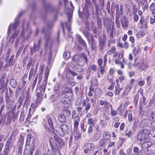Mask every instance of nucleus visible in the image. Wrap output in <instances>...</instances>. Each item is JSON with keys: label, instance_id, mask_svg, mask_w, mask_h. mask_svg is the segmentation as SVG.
<instances>
[{"label": "nucleus", "instance_id": "nucleus-55", "mask_svg": "<svg viewBox=\"0 0 155 155\" xmlns=\"http://www.w3.org/2000/svg\"><path fill=\"white\" fill-rule=\"evenodd\" d=\"M66 71H67L68 73L71 74L73 76H75L77 75V74L74 72L72 71L69 69L67 68L66 69Z\"/></svg>", "mask_w": 155, "mask_h": 155}, {"label": "nucleus", "instance_id": "nucleus-12", "mask_svg": "<svg viewBox=\"0 0 155 155\" xmlns=\"http://www.w3.org/2000/svg\"><path fill=\"white\" fill-rule=\"evenodd\" d=\"M122 26L124 29H127L128 28V21L127 18L125 17H123L121 20Z\"/></svg>", "mask_w": 155, "mask_h": 155}, {"label": "nucleus", "instance_id": "nucleus-58", "mask_svg": "<svg viewBox=\"0 0 155 155\" xmlns=\"http://www.w3.org/2000/svg\"><path fill=\"white\" fill-rule=\"evenodd\" d=\"M12 104L11 103V101L6 102V107L7 109L8 110L12 107Z\"/></svg>", "mask_w": 155, "mask_h": 155}, {"label": "nucleus", "instance_id": "nucleus-1", "mask_svg": "<svg viewBox=\"0 0 155 155\" xmlns=\"http://www.w3.org/2000/svg\"><path fill=\"white\" fill-rule=\"evenodd\" d=\"M73 60L79 66V68L77 70V71L79 72H81L82 69L81 67L84 66L87 62V58L86 55L83 53L81 54V55H75L74 57Z\"/></svg>", "mask_w": 155, "mask_h": 155}, {"label": "nucleus", "instance_id": "nucleus-27", "mask_svg": "<svg viewBox=\"0 0 155 155\" xmlns=\"http://www.w3.org/2000/svg\"><path fill=\"white\" fill-rule=\"evenodd\" d=\"M70 114L71 111L69 110L64 109L62 111L61 114L66 117L69 116Z\"/></svg>", "mask_w": 155, "mask_h": 155}, {"label": "nucleus", "instance_id": "nucleus-2", "mask_svg": "<svg viewBox=\"0 0 155 155\" xmlns=\"http://www.w3.org/2000/svg\"><path fill=\"white\" fill-rule=\"evenodd\" d=\"M51 147L53 150H58L59 147H61L64 143L62 140L56 135L52 136L49 139Z\"/></svg>", "mask_w": 155, "mask_h": 155}, {"label": "nucleus", "instance_id": "nucleus-34", "mask_svg": "<svg viewBox=\"0 0 155 155\" xmlns=\"http://www.w3.org/2000/svg\"><path fill=\"white\" fill-rule=\"evenodd\" d=\"M150 11L151 12V14L154 15L155 14V3H152L150 7Z\"/></svg>", "mask_w": 155, "mask_h": 155}, {"label": "nucleus", "instance_id": "nucleus-36", "mask_svg": "<svg viewBox=\"0 0 155 155\" xmlns=\"http://www.w3.org/2000/svg\"><path fill=\"white\" fill-rule=\"evenodd\" d=\"M101 137V135L100 134H98L95 133L93 135L92 137L94 141H97Z\"/></svg>", "mask_w": 155, "mask_h": 155}, {"label": "nucleus", "instance_id": "nucleus-5", "mask_svg": "<svg viewBox=\"0 0 155 155\" xmlns=\"http://www.w3.org/2000/svg\"><path fill=\"white\" fill-rule=\"evenodd\" d=\"M15 132L13 131L12 134L9 138L5 143V148L10 150L13 145L15 140Z\"/></svg>", "mask_w": 155, "mask_h": 155}, {"label": "nucleus", "instance_id": "nucleus-38", "mask_svg": "<svg viewBox=\"0 0 155 155\" xmlns=\"http://www.w3.org/2000/svg\"><path fill=\"white\" fill-rule=\"evenodd\" d=\"M34 63V61L33 60V59L31 58H30L28 61L27 65V69H29L30 68L31 65L32 64H33Z\"/></svg>", "mask_w": 155, "mask_h": 155}, {"label": "nucleus", "instance_id": "nucleus-61", "mask_svg": "<svg viewBox=\"0 0 155 155\" xmlns=\"http://www.w3.org/2000/svg\"><path fill=\"white\" fill-rule=\"evenodd\" d=\"M142 3H143V4L144 5V9H147L148 8V4L146 0H143L142 1Z\"/></svg>", "mask_w": 155, "mask_h": 155}, {"label": "nucleus", "instance_id": "nucleus-13", "mask_svg": "<svg viewBox=\"0 0 155 155\" xmlns=\"http://www.w3.org/2000/svg\"><path fill=\"white\" fill-rule=\"evenodd\" d=\"M123 6L121 5H120V8H119V6L118 5H116L115 6V9L116 11V13L117 15H121L123 14Z\"/></svg>", "mask_w": 155, "mask_h": 155}, {"label": "nucleus", "instance_id": "nucleus-8", "mask_svg": "<svg viewBox=\"0 0 155 155\" xmlns=\"http://www.w3.org/2000/svg\"><path fill=\"white\" fill-rule=\"evenodd\" d=\"M50 72V69L48 68L47 66L46 67V70L45 73V79L43 81L42 84L41 86L40 90L41 91H43L44 92H45V89L46 86L47 84V81L48 76L49 75Z\"/></svg>", "mask_w": 155, "mask_h": 155}, {"label": "nucleus", "instance_id": "nucleus-30", "mask_svg": "<svg viewBox=\"0 0 155 155\" xmlns=\"http://www.w3.org/2000/svg\"><path fill=\"white\" fill-rule=\"evenodd\" d=\"M31 96L28 93H26V96L25 97V103L28 104L30 103V102Z\"/></svg>", "mask_w": 155, "mask_h": 155}, {"label": "nucleus", "instance_id": "nucleus-59", "mask_svg": "<svg viewBox=\"0 0 155 155\" xmlns=\"http://www.w3.org/2000/svg\"><path fill=\"white\" fill-rule=\"evenodd\" d=\"M140 94L142 96V98L140 100V102H141V103L144 104L145 105H146V104L145 103V101L146 100V98H145V97H144V96H143V93H141Z\"/></svg>", "mask_w": 155, "mask_h": 155}, {"label": "nucleus", "instance_id": "nucleus-43", "mask_svg": "<svg viewBox=\"0 0 155 155\" xmlns=\"http://www.w3.org/2000/svg\"><path fill=\"white\" fill-rule=\"evenodd\" d=\"M124 79V77L123 76H121L120 77H119L118 79H117L116 81V82L117 84H119V82L120 83H122L123 82V81Z\"/></svg>", "mask_w": 155, "mask_h": 155}, {"label": "nucleus", "instance_id": "nucleus-62", "mask_svg": "<svg viewBox=\"0 0 155 155\" xmlns=\"http://www.w3.org/2000/svg\"><path fill=\"white\" fill-rule=\"evenodd\" d=\"M41 42V39H40L38 40V44L36 45V50L38 51L40 49Z\"/></svg>", "mask_w": 155, "mask_h": 155}, {"label": "nucleus", "instance_id": "nucleus-33", "mask_svg": "<svg viewBox=\"0 0 155 155\" xmlns=\"http://www.w3.org/2000/svg\"><path fill=\"white\" fill-rule=\"evenodd\" d=\"M119 85V84H117V86L115 87V90L114 92V93L116 95L119 94H120V91H121L122 90V87H120Z\"/></svg>", "mask_w": 155, "mask_h": 155}, {"label": "nucleus", "instance_id": "nucleus-41", "mask_svg": "<svg viewBox=\"0 0 155 155\" xmlns=\"http://www.w3.org/2000/svg\"><path fill=\"white\" fill-rule=\"evenodd\" d=\"M111 107L110 114L113 117L116 116L117 114V111L114 110H113L112 105H111L110 106Z\"/></svg>", "mask_w": 155, "mask_h": 155}, {"label": "nucleus", "instance_id": "nucleus-19", "mask_svg": "<svg viewBox=\"0 0 155 155\" xmlns=\"http://www.w3.org/2000/svg\"><path fill=\"white\" fill-rule=\"evenodd\" d=\"M58 121L61 123H65L66 121V117L61 114H60L58 115Z\"/></svg>", "mask_w": 155, "mask_h": 155}, {"label": "nucleus", "instance_id": "nucleus-3", "mask_svg": "<svg viewBox=\"0 0 155 155\" xmlns=\"http://www.w3.org/2000/svg\"><path fill=\"white\" fill-rule=\"evenodd\" d=\"M68 3H69L72 8H69L67 7L66 8L68 10V11L67 12V15L68 16V22L65 23L64 25H62L63 32H64V28L65 26L66 27L68 32H70L71 29L70 21L72 18L71 13L72 11V8H73V4L71 2H68Z\"/></svg>", "mask_w": 155, "mask_h": 155}, {"label": "nucleus", "instance_id": "nucleus-54", "mask_svg": "<svg viewBox=\"0 0 155 155\" xmlns=\"http://www.w3.org/2000/svg\"><path fill=\"white\" fill-rule=\"evenodd\" d=\"M35 148L34 146H31L30 147V150L29 151L28 155H33Z\"/></svg>", "mask_w": 155, "mask_h": 155}, {"label": "nucleus", "instance_id": "nucleus-15", "mask_svg": "<svg viewBox=\"0 0 155 155\" xmlns=\"http://www.w3.org/2000/svg\"><path fill=\"white\" fill-rule=\"evenodd\" d=\"M37 97L36 100V103L37 104H40L43 100V97L41 93L37 92L36 95Z\"/></svg>", "mask_w": 155, "mask_h": 155}, {"label": "nucleus", "instance_id": "nucleus-9", "mask_svg": "<svg viewBox=\"0 0 155 155\" xmlns=\"http://www.w3.org/2000/svg\"><path fill=\"white\" fill-rule=\"evenodd\" d=\"M77 112L76 110H73L72 113V119L74 121V130H77L78 125L79 121L80 120V117L76 115Z\"/></svg>", "mask_w": 155, "mask_h": 155}, {"label": "nucleus", "instance_id": "nucleus-64", "mask_svg": "<svg viewBox=\"0 0 155 155\" xmlns=\"http://www.w3.org/2000/svg\"><path fill=\"white\" fill-rule=\"evenodd\" d=\"M118 57L119 59H122L124 57V51H122L119 53L118 54Z\"/></svg>", "mask_w": 155, "mask_h": 155}, {"label": "nucleus", "instance_id": "nucleus-18", "mask_svg": "<svg viewBox=\"0 0 155 155\" xmlns=\"http://www.w3.org/2000/svg\"><path fill=\"white\" fill-rule=\"evenodd\" d=\"M85 7L83 9V15H84L87 19H88L90 13L88 9V7L84 6Z\"/></svg>", "mask_w": 155, "mask_h": 155}, {"label": "nucleus", "instance_id": "nucleus-37", "mask_svg": "<svg viewBox=\"0 0 155 155\" xmlns=\"http://www.w3.org/2000/svg\"><path fill=\"white\" fill-rule=\"evenodd\" d=\"M13 120L12 115V112L10 113V112H8L7 114V120L10 123L12 120Z\"/></svg>", "mask_w": 155, "mask_h": 155}, {"label": "nucleus", "instance_id": "nucleus-40", "mask_svg": "<svg viewBox=\"0 0 155 155\" xmlns=\"http://www.w3.org/2000/svg\"><path fill=\"white\" fill-rule=\"evenodd\" d=\"M141 131L146 137L150 133V130L146 128H143Z\"/></svg>", "mask_w": 155, "mask_h": 155}, {"label": "nucleus", "instance_id": "nucleus-25", "mask_svg": "<svg viewBox=\"0 0 155 155\" xmlns=\"http://www.w3.org/2000/svg\"><path fill=\"white\" fill-rule=\"evenodd\" d=\"M10 84L13 88H15L17 86L16 80L12 78L10 81Z\"/></svg>", "mask_w": 155, "mask_h": 155}, {"label": "nucleus", "instance_id": "nucleus-31", "mask_svg": "<svg viewBox=\"0 0 155 155\" xmlns=\"http://www.w3.org/2000/svg\"><path fill=\"white\" fill-rule=\"evenodd\" d=\"M153 114L152 110L151 109H149L146 113L147 116L152 118H153Z\"/></svg>", "mask_w": 155, "mask_h": 155}, {"label": "nucleus", "instance_id": "nucleus-28", "mask_svg": "<svg viewBox=\"0 0 155 155\" xmlns=\"http://www.w3.org/2000/svg\"><path fill=\"white\" fill-rule=\"evenodd\" d=\"M18 33V31H15V32L12 35L10 38L9 41L12 43H13L14 41V38L17 37Z\"/></svg>", "mask_w": 155, "mask_h": 155}, {"label": "nucleus", "instance_id": "nucleus-45", "mask_svg": "<svg viewBox=\"0 0 155 155\" xmlns=\"http://www.w3.org/2000/svg\"><path fill=\"white\" fill-rule=\"evenodd\" d=\"M116 50V48L115 46H112L111 48L108 50L107 52V53L108 54L110 55L111 53H113Z\"/></svg>", "mask_w": 155, "mask_h": 155}, {"label": "nucleus", "instance_id": "nucleus-26", "mask_svg": "<svg viewBox=\"0 0 155 155\" xmlns=\"http://www.w3.org/2000/svg\"><path fill=\"white\" fill-rule=\"evenodd\" d=\"M107 140L106 138L101 139L99 141L100 146L101 147H104L107 142Z\"/></svg>", "mask_w": 155, "mask_h": 155}, {"label": "nucleus", "instance_id": "nucleus-32", "mask_svg": "<svg viewBox=\"0 0 155 155\" xmlns=\"http://www.w3.org/2000/svg\"><path fill=\"white\" fill-rule=\"evenodd\" d=\"M30 52L31 55H32L33 53L35 52L36 51H37L36 50V44L34 43L33 47H30Z\"/></svg>", "mask_w": 155, "mask_h": 155}, {"label": "nucleus", "instance_id": "nucleus-57", "mask_svg": "<svg viewBox=\"0 0 155 155\" xmlns=\"http://www.w3.org/2000/svg\"><path fill=\"white\" fill-rule=\"evenodd\" d=\"M91 107V104L90 103H87L85 105V110H86V113H87L88 110H90Z\"/></svg>", "mask_w": 155, "mask_h": 155}, {"label": "nucleus", "instance_id": "nucleus-20", "mask_svg": "<svg viewBox=\"0 0 155 155\" xmlns=\"http://www.w3.org/2000/svg\"><path fill=\"white\" fill-rule=\"evenodd\" d=\"M152 145V143L150 141H145L142 145L143 148L146 149L150 147Z\"/></svg>", "mask_w": 155, "mask_h": 155}, {"label": "nucleus", "instance_id": "nucleus-22", "mask_svg": "<svg viewBox=\"0 0 155 155\" xmlns=\"http://www.w3.org/2000/svg\"><path fill=\"white\" fill-rule=\"evenodd\" d=\"M141 49L139 46L135 47L133 50V53L135 55L140 53Z\"/></svg>", "mask_w": 155, "mask_h": 155}, {"label": "nucleus", "instance_id": "nucleus-17", "mask_svg": "<svg viewBox=\"0 0 155 155\" xmlns=\"http://www.w3.org/2000/svg\"><path fill=\"white\" fill-rule=\"evenodd\" d=\"M132 88V87L131 85H127L126 87L125 90L123 91L122 95L123 96L127 95L128 93L131 89Z\"/></svg>", "mask_w": 155, "mask_h": 155}, {"label": "nucleus", "instance_id": "nucleus-4", "mask_svg": "<svg viewBox=\"0 0 155 155\" xmlns=\"http://www.w3.org/2000/svg\"><path fill=\"white\" fill-rule=\"evenodd\" d=\"M54 131H57L58 135L62 137L69 133V129L68 125L63 124L56 127V129Z\"/></svg>", "mask_w": 155, "mask_h": 155}, {"label": "nucleus", "instance_id": "nucleus-29", "mask_svg": "<svg viewBox=\"0 0 155 155\" xmlns=\"http://www.w3.org/2000/svg\"><path fill=\"white\" fill-rule=\"evenodd\" d=\"M87 121L88 124L91 126H94L96 122V121H95L91 118H88Z\"/></svg>", "mask_w": 155, "mask_h": 155}, {"label": "nucleus", "instance_id": "nucleus-48", "mask_svg": "<svg viewBox=\"0 0 155 155\" xmlns=\"http://www.w3.org/2000/svg\"><path fill=\"white\" fill-rule=\"evenodd\" d=\"M70 53L69 52H65L63 54V57L64 58L68 59L70 57Z\"/></svg>", "mask_w": 155, "mask_h": 155}, {"label": "nucleus", "instance_id": "nucleus-39", "mask_svg": "<svg viewBox=\"0 0 155 155\" xmlns=\"http://www.w3.org/2000/svg\"><path fill=\"white\" fill-rule=\"evenodd\" d=\"M83 33L88 40H89L91 36H93L91 33L87 31H84L83 32Z\"/></svg>", "mask_w": 155, "mask_h": 155}, {"label": "nucleus", "instance_id": "nucleus-60", "mask_svg": "<svg viewBox=\"0 0 155 155\" xmlns=\"http://www.w3.org/2000/svg\"><path fill=\"white\" fill-rule=\"evenodd\" d=\"M59 84L58 83H57L54 86V91H57L59 89Z\"/></svg>", "mask_w": 155, "mask_h": 155}, {"label": "nucleus", "instance_id": "nucleus-42", "mask_svg": "<svg viewBox=\"0 0 155 155\" xmlns=\"http://www.w3.org/2000/svg\"><path fill=\"white\" fill-rule=\"evenodd\" d=\"M31 139V135L30 134H28L26 137V145L28 146L29 145V143Z\"/></svg>", "mask_w": 155, "mask_h": 155}, {"label": "nucleus", "instance_id": "nucleus-51", "mask_svg": "<svg viewBox=\"0 0 155 155\" xmlns=\"http://www.w3.org/2000/svg\"><path fill=\"white\" fill-rule=\"evenodd\" d=\"M133 134V132L132 130H130L128 131L127 129L125 132V135L127 136L128 137H129L131 135Z\"/></svg>", "mask_w": 155, "mask_h": 155}, {"label": "nucleus", "instance_id": "nucleus-21", "mask_svg": "<svg viewBox=\"0 0 155 155\" xmlns=\"http://www.w3.org/2000/svg\"><path fill=\"white\" fill-rule=\"evenodd\" d=\"M89 43L91 45L92 48H94L96 47V44L95 41L93 38V36H91L89 40H88Z\"/></svg>", "mask_w": 155, "mask_h": 155}, {"label": "nucleus", "instance_id": "nucleus-52", "mask_svg": "<svg viewBox=\"0 0 155 155\" xmlns=\"http://www.w3.org/2000/svg\"><path fill=\"white\" fill-rule=\"evenodd\" d=\"M139 38L143 37L146 35V32L142 31L138 32L137 34Z\"/></svg>", "mask_w": 155, "mask_h": 155}, {"label": "nucleus", "instance_id": "nucleus-49", "mask_svg": "<svg viewBox=\"0 0 155 155\" xmlns=\"http://www.w3.org/2000/svg\"><path fill=\"white\" fill-rule=\"evenodd\" d=\"M67 95H66L65 96V95H64V97L61 100V103L64 104H66L68 103V99L67 97Z\"/></svg>", "mask_w": 155, "mask_h": 155}, {"label": "nucleus", "instance_id": "nucleus-16", "mask_svg": "<svg viewBox=\"0 0 155 155\" xmlns=\"http://www.w3.org/2000/svg\"><path fill=\"white\" fill-rule=\"evenodd\" d=\"M14 58V55H12L9 59L7 57L5 59V60L6 61V62L7 63L6 64H10L11 65H13L15 62L14 60L13 59Z\"/></svg>", "mask_w": 155, "mask_h": 155}, {"label": "nucleus", "instance_id": "nucleus-46", "mask_svg": "<svg viewBox=\"0 0 155 155\" xmlns=\"http://www.w3.org/2000/svg\"><path fill=\"white\" fill-rule=\"evenodd\" d=\"M74 138L75 140H78L81 137V134L78 132H75L74 134Z\"/></svg>", "mask_w": 155, "mask_h": 155}, {"label": "nucleus", "instance_id": "nucleus-6", "mask_svg": "<svg viewBox=\"0 0 155 155\" xmlns=\"http://www.w3.org/2000/svg\"><path fill=\"white\" fill-rule=\"evenodd\" d=\"M23 12H21L20 14L18 15V17L16 18L15 19V22L13 24H11L8 27V29L7 31V34H8L7 36V38L8 39L9 37V35L11 33V29L12 28L13 30L15 29L18 26L19 24V21L18 17H20L23 14Z\"/></svg>", "mask_w": 155, "mask_h": 155}, {"label": "nucleus", "instance_id": "nucleus-10", "mask_svg": "<svg viewBox=\"0 0 155 155\" xmlns=\"http://www.w3.org/2000/svg\"><path fill=\"white\" fill-rule=\"evenodd\" d=\"M94 147V144L92 143H87L85 144L83 148L84 149V152L87 153L89 151H92Z\"/></svg>", "mask_w": 155, "mask_h": 155}, {"label": "nucleus", "instance_id": "nucleus-24", "mask_svg": "<svg viewBox=\"0 0 155 155\" xmlns=\"http://www.w3.org/2000/svg\"><path fill=\"white\" fill-rule=\"evenodd\" d=\"M146 137L145 136L141 131L139 132L137 136V139L140 141L143 140Z\"/></svg>", "mask_w": 155, "mask_h": 155}, {"label": "nucleus", "instance_id": "nucleus-11", "mask_svg": "<svg viewBox=\"0 0 155 155\" xmlns=\"http://www.w3.org/2000/svg\"><path fill=\"white\" fill-rule=\"evenodd\" d=\"M133 65L135 67L140 66L139 68L141 71L144 70L146 69L148 67V65L146 63H141V64L139 63L134 64H133Z\"/></svg>", "mask_w": 155, "mask_h": 155}, {"label": "nucleus", "instance_id": "nucleus-63", "mask_svg": "<svg viewBox=\"0 0 155 155\" xmlns=\"http://www.w3.org/2000/svg\"><path fill=\"white\" fill-rule=\"evenodd\" d=\"M23 145H21L19 146L18 151V153L20 155H21L22 151Z\"/></svg>", "mask_w": 155, "mask_h": 155}, {"label": "nucleus", "instance_id": "nucleus-50", "mask_svg": "<svg viewBox=\"0 0 155 155\" xmlns=\"http://www.w3.org/2000/svg\"><path fill=\"white\" fill-rule=\"evenodd\" d=\"M25 116L24 111H22L21 113L19 120L21 122L23 121L24 120Z\"/></svg>", "mask_w": 155, "mask_h": 155}, {"label": "nucleus", "instance_id": "nucleus-53", "mask_svg": "<svg viewBox=\"0 0 155 155\" xmlns=\"http://www.w3.org/2000/svg\"><path fill=\"white\" fill-rule=\"evenodd\" d=\"M22 102L23 100L21 99V98H19L18 101V103H17V104H18V109L22 105Z\"/></svg>", "mask_w": 155, "mask_h": 155}, {"label": "nucleus", "instance_id": "nucleus-23", "mask_svg": "<svg viewBox=\"0 0 155 155\" xmlns=\"http://www.w3.org/2000/svg\"><path fill=\"white\" fill-rule=\"evenodd\" d=\"M47 118H48L47 121L48 125L51 128L53 129L54 128L53 121L51 117L49 116H47Z\"/></svg>", "mask_w": 155, "mask_h": 155}, {"label": "nucleus", "instance_id": "nucleus-35", "mask_svg": "<svg viewBox=\"0 0 155 155\" xmlns=\"http://www.w3.org/2000/svg\"><path fill=\"white\" fill-rule=\"evenodd\" d=\"M105 43V38H101L99 40L100 48L101 49H102Z\"/></svg>", "mask_w": 155, "mask_h": 155}, {"label": "nucleus", "instance_id": "nucleus-56", "mask_svg": "<svg viewBox=\"0 0 155 155\" xmlns=\"http://www.w3.org/2000/svg\"><path fill=\"white\" fill-rule=\"evenodd\" d=\"M37 65H36V69L34 71V68L33 67H32L31 68L30 72H29V75H32L33 74H35L36 72V70L37 68Z\"/></svg>", "mask_w": 155, "mask_h": 155}, {"label": "nucleus", "instance_id": "nucleus-47", "mask_svg": "<svg viewBox=\"0 0 155 155\" xmlns=\"http://www.w3.org/2000/svg\"><path fill=\"white\" fill-rule=\"evenodd\" d=\"M18 114V111H17L16 113H15L14 112H12V115L13 120L14 121L17 118Z\"/></svg>", "mask_w": 155, "mask_h": 155}, {"label": "nucleus", "instance_id": "nucleus-7", "mask_svg": "<svg viewBox=\"0 0 155 155\" xmlns=\"http://www.w3.org/2000/svg\"><path fill=\"white\" fill-rule=\"evenodd\" d=\"M5 77L6 74L3 73L2 74L0 78V90H4L7 88L9 80L8 78H7L6 82H5Z\"/></svg>", "mask_w": 155, "mask_h": 155}, {"label": "nucleus", "instance_id": "nucleus-14", "mask_svg": "<svg viewBox=\"0 0 155 155\" xmlns=\"http://www.w3.org/2000/svg\"><path fill=\"white\" fill-rule=\"evenodd\" d=\"M49 35L48 34H46L45 35V38L46 39V43L45 44V46L46 48H49L51 49V42L49 41Z\"/></svg>", "mask_w": 155, "mask_h": 155}, {"label": "nucleus", "instance_id": "nucleus-44", "mask_svg": "<svg viewBox=\"0 0 155 155\" xmlns=\"http://www.w3.org/2000/svg\"><path fill=\"white\" fill-rule=\"evenodd\" d=\"M97 25L98 28H101V18L97 17Z\"/></svg>", "mask_w": 155, "mask_h": 155}]
</instances>
